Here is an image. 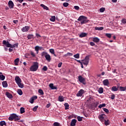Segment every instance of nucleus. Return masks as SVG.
Wrapping results in <instances>:
<instances>
[{"label": "nucleus", "instance_id": "nucleus-1", "mask_svg": "<svg viewBox=\"0 0 126 126\" xmlns=\"http://www.w3.org/2000/svg\"><path fill=\"white\" fill-rule=\"evenodd\" d=\"M2 44L5 46L7 48H17L18 47V43H16L13 45L9 43L8 41H6V40H3Z\"/></svg>", "mask_w": 126, "mask_h": 126}, {"label": "nucleus", "instance_id": "nucleus-19", "mask_svg": "<svg viewBox=\"0 0 126 126\" xmlns=\"http://www.w3.org/2000/svg\"><path fill=\"white\" fill-rule=\"evenodd\" d=\"M5 76L2 75V73L0 72V80H4Z\"/></svg>", "mask_w": 126, "mask_h": 126}, {"label": "nucleus", "instance_id": "nucleus-48", "mask_svg": "<svg viewBox=\"0 0 126 126\" xmlns=\"http://www.w3.org/2000/svg\"><path fill=\"white\" fill-rule=\"evenodd\" d=\"M77 120H78V122H81V121H82V117H81L80 116H78Z\"/></svg>", "mask_w": 126, "mask_h": 126}, {"label": "nucleus", "instance_id": "nucleus-51", "mask_svg": "<svg viewBox=\"0 0 126 126\" xmlns=\"http://www.w3.org/2000/svg\"><path fill=\"white\" fill-rule=\"evenodd\" d=\"M38 106H35L33 109H32V110H33V111H34V112H36V111H37V109H38Z\"/></svg>", "mask_w": 126, "mask_h": 126}, {"label": "nucleus", "instance_id": "nucleus-36", "mask_svg": "<svg viewBox=\"0 0 126 126\" xmlns=\"http://www.w3.org/2000/svg\"><path fill=\"white\" fill-rule=\"evenodd\" d=\"M120 91H126V86L124 87H120Z\"/></svg>", "mask_w": 126, "mask_h": 126}, {"label": "nucleus", "instance_id": "nucleus-3", "mask_svg": "<svg viewBox=\"0 0 126 126\" xmlns=\"http://www.w3.org/2000/svg\"><path fill=\"white\" fill-rule=\"evenodd\" d=\"M33 64L30 68L31 71H37L38 68H39V63L37 62H33Z\"/></svg>", "mask_w": 126, "mask_h": 126}, {"label": "nucleus", "instance_id": "nucleus-24", "mask_svg": "<svg viewBox=\"0 0 126 126\" xmlns=\"http://www.w3.org/2000/svg\"><path fill=\"white\" fill-rule=\"evenodd\" d=\"M49 87H50L51 89H52V90L57 89V87L54 86V84H50Z\"/></svg>", "mask_w": 126, "mask_h": 126}, {"label": "nucleus", "instance_id": "nucleus-63", "mask_svg": "<svg viewBox=\"0 0 126 126\" xmlns=\"http://www.w3.org/2000/svg\"><path fill=\"white\" fill-rule=\"evenodd\" d=\"M13 51V49H11V48H9V52H11Z\"/></svg>", "mask_w": 126, "mask_h": 126}, {"label": "nucleus", "instance_id": "nucleus-26", "mask_svg": "<svg viewBox=\"0 0 126 126\" xmlns=\"http://www.w3.org/2000/svg\"><path fill=\"white\" fill-rule=\"evenodd\" d=\"M64 106L65 107V110H68V109H69V105H68V103H65Z\"/></svg>", "mask_w": 126, "mask_h": 126}, {"label": "nucleus", "instance_id": "nucleus-20", "mask_svg": "<svg viewBox=\"0 0 126 126\" xmlns=\"http://www.w3.org/2000/svg\"><path fill=\"white\" fill-rule=\"evenodd\" d=\"M40 6H41V7H43L44 9H46V10H49V8L43 4H41Z\"/></svg>", "mask_w": 126, "mask_h": 126}, {"label": "nucleus", "instance_id": "nucleus-12", "mask_svg": "<svg viewBox=\"0 0 126 126\" xmlns=\"http://www.w3.org/2000/svg\"><path fill=\"white\" fill-rule=\"evenodd\" d=\"M6 96H7V97L8 98H9V99H12V98H13V96H12V94H11L8 93V92H6Z\"/></svg>", "mask_w": 126, "mask_h": 126}, {"label": "nucleus", "instance_id": "nucleus-14", "mask_svg": "<svg viewBox=\"0 0 126 126\" xmlns=\"http://www.w3.org/2000/svg\"><path fill=\"white\" fill-rule=\"evenodd\" d=\"M29 30V27L25 26L22 29L23 32H27Z\"/></svg>", "mask_w": 126, "mask_h": 126}, {"label": "nucleus", "instance_id": "nucleus-13", "mask_svg": "<svg viewBox=\"0 0 126 126\" xmlns=\"http://www.w3.org/2000/svg\"><path fill=\"white\" fill-rule=\"evenodd\" d=\"M46 61H47V62H48L49 63H50V62H51V56H50V55L47 54V55L45 56V57Z\"/></svg>", "mask_w": 126, "mask_h": 126}, {"label": "nucleus", "instance_id": "nucleus-64", "mask_svg": "<svg viewBox=\"0 0 126 126\" xmlns=\"http://www.w3.org/2000/svg\"><path fill=\"white\" fill-rule=\"evenodd\" d=\"M17 1L21 3L23 1V0H17Z\"/></svg>", "mask_w": 126, "mask_h": 126}, {"label": "nucleus", "instance_id": "nucleus-50", "mask_svg": "<svg viewBox=\"0 0 126 126\" xmlns=\"http://www.w3.org/2000/svg\"><path fill=\"white\" fill-rule=\"evenodd\" d=\"M100 12H104L105 11V8L102 7L99 9Z\"/></svg>", "mask_w": 126, "mask_h": 126}, {"label": "nucleus", "instance_id": "nucleus-56", "mask_svg": "<svg viewBox=\"0 0 126 126\" xmlns=\"http://www.w3.org/2000/svg\"><path fill=\"white\" fill-rule=\"evenodd\" d=\"M62 64H63V63L60 62L59 64H58V67H62Z\"/></svg>", "mask_w": 126, "mask_h": 126}, {"label": "nucleus", "instance_id": "nucleus-28", "mask_svg": "<svg viewBox=\"0 0 126 126\" xmlns=\"http://www.w3.org/2000/svg\"><path fill=\"white\" fill-rule=\"evenodd\" d=\"M111 90H112V91H114L115 92H116L118 91V88H117V87L113 86L111 88Z\"/></svg>", "mask_w": 126, "mask_h": 126}, {"label": "nucleus", "instance_id": "nucleus-15", "mask_svg": "<svg viewBox=\"0 0 126 126\" xmlns=\"http://www.w3.org/2000/svg\"><path fill=\"white\" fill-rule=\"evenodd\" d=\"M103 85H104L105 86H108V85H109V80L105 79L103 80Z\"/></svg>", "mask_w": 126, "mask_h": 126}, {"label": "nucleus", "instance_id": "nucleus-43", "mask_svg": "<svg viewBox=\"0 0 126 126\" xmlns=\"http://www.w3.org/2000/svg\"><path fill=\"white\" fill-rule=\"evenodd\" d=\"M104 112H105V113H106V114H109V110L107 108H102Z\"/></svg>", "mask_w": 126, "mask_h": 126}, {"label": "nucleus", "instance_id": "nucleus-41", "mask_svg": "<svg viewBox=\"0 0 126 126\" xmlns=\"http://www.w3.org/2000/svg\"><path fill=\"white\" fill-rule=\"evenodd\" d=\"M38 93H39V94H40V95H44V92L43 91V90L39 89L38 90Z\"/></svg>", "mask_w": 126, "mask_h": 126}, {"label": "nucleus", "instance_id": "nucleus-11", "mask_svg": "<svg viewBox=\"0 0 126 126\" xmlns=\"http://www.w3.org/2000/svg\"><path fill=\"white\" fill-rule=\"evenodd\" d=\"M38 98V97L36 95H34L30 99V102L31 104H33V103H34V100H36V99H37Z\"/></svg>", "mask_w": 126, "mask_h": 126}, {"label": "nucleus", "instance_id": "nucleus-10", "mask_svg": "<svg viewBox=\"0 0 126 126\" xmlns=\"http://www.w3.org/2000/svg\"><path fill=\"white\" fill-rule=\"evenodd\" d=\"M8 5L9 8H13L14 6V4L13 3V2H12V1L9 0L8 3Z\"/></svg>", "mask_w": 126, "mask_h": 126}, {"label": "nucleus", "instance_id": "nucleus-60", "mask_svg": "<svg viewBox=\"0 0 126 126\" xmlns=\"http://www.w3.org/2000/svg\"><path fill=\"white\" fill-rule=\"evenodd\" d=\"M18 22V20H14V21H13V23H14L15 24H17Z\"/></svg>", "mask_w": 126, "mask_h": 126}, {"label": "nucleus", "instance_id": "nucleus-58", "mask_svg": "<svg viewBox=\"0 0 126 126\" xmlns=\"http://www.w3.org/2000/svg\"><path fill=\"white\" fill-rule=\"evenodd\" d=\"M75 61H76L78 63H80L81 64H82V63H83V62H81V61H80V60H77L75 59Z\"/></svg>", "mask_w": 126, "mask_h": 126}, {"label": "nucleus", "instance_id": "nucleus-25", "mask_svg": "<svg viewBox=\"0 0 126 126\" xmlns=\"http://www.w3.org/2000/svg\"><path fill=\"white\" fill-rule=\"evenodd\" d=\"M15 65H18L19 63V58H17L14 60Z\"/></svg>", "mask_w": 126, "mask_h": 126}, {"label": "nucleus", "instance_id": "nucleus-7", "mask_svg": "<svg viewBox=\"0 0 126 126\" xmlns=\"http://www.w3.org/2000/svg\"><path fill=\"white\" fill-rule=\"evenodd\" d=\"M89 56H87L85 58V60H82L83 64L85 65H88V64L89 63Z\"/></svg>", "mask_w": 126, "mask_h": 126}, {"label": "nucleus", "instance_id": "nucleus-53", "mask_svg": "<svg viewBox=\"0 0 126 126\" xmlns=\"http://www.w3.org/2000/svg\"><path fill=\"white\" fill-rule=\"evenodd\" d=\"M98 105H99V102L98 101H96L94 103V106L95 107H97V106H98Z\"/></svg>", "mask_w": 126, "mask_h": 126}, {"label": "nucleus", "instance_id": "nucleus-47", "mask_svg": "<svg viewBox=\"0 0 126 126\" xmlns=\"http://www.w3.org/2000/svg\"><path fill=\"white\" fill-rule=\"evenodd\" d=\"M105 35L106 37H108V38H111L112 37V34L111 33H106Z\"/></svg>", "mask_w": 126, "mask_h": 126}, {"label": "nucleus", "instance_id": "nucleus-49", "mask_svg": "<svg viewBox=\"0 0 126 126\" xmlns=\"http://www.w3.org/2000/svg\"><path fill=\"white\" fill-rule=\"evenodd\" d=\"M31 55L33 58H34V57H36V55L35 54V53L34 52H33V51H31Z\"/></svg>", "mask_w": 126, "mask_h": 126}, {"label": "nucleus", "instance_id": "nucleus-21", "mask_svg": "<svg viewBox=\"0 0 126 126\" xmlns=\"http://www.w3.org/2000/svg\"><path fill=\"white\" fill-rule=\"evenodd\" d=\"M98 92V93H100V94H102V93L104 92V89H103V88L102 87H100L99 88Z\"/></svg>", "mask_w": 126, "mask_h": 126}, {"label": "nucleus", "instance_id": "nucleus-27", "mask_svg": "<svg viewBox=\"0 0 126 126\" xmlns=\"http://www.w3.org/2000/svg\"><path fill=\"white\" fill-rule=\"evenodd\" d=\"M49 52H50V53H51V54L54 55V56H55V57H57V55H56V54H55V50H54V49H50Z\"/></svg>", "mask_w": 126, "mask_h": 126}, {"label": "nucleus", "instance_id": "nucleus-52", "mask_svg": "<svg viewBox=\"0 0 126 126\" xmlns=\"http://www.w3.org/2000/svg\"><path fill=\"white\" fill-rule=\"evenodd\" d=\"M115 97H116V96L115 95V94H112L111 95V96L110 97V98H111V99L112 100H114V99H115Z\"/></svg>", "mask_w": 126, "mask_h": 126}, {"label": "nucleus", "instance_id": "nucleus-59", "mask_svg": "<svg viewBox=\"0 0 126 126\" xmlns=\"http://www.w3.org/2000/svg\"><path fill=\"white\" fill-rule=\"evenodd\" d=\"M112 72L113 73H117V69H115L113 70Z\"/></svg>", "mask_w": 126, "mask_h": 126}, {"label": "nucleus", "instance_id": "nucleus-39", "mask_svg": "<svg viewBox=\"0 0 126 126\" xmlns=\"http://www.w3.org/2000/svg\"><path fill=\"white\" fill-rule=\"evenodd\" d=\"M72 55H73L72 53L68 52L67 54H66L64 55V57H68V56H72Z\"/></svg>", "mask_w": 126, "mask_h": 126}, {"label": "nucleus", "instance_id": "nucleus-61", "mask_svg": "<svg viewBox=\"0 0 126 126\" xmlns=\"http://www.w3.org/2000/svg\"><path fill=\"white\" fill-rule=\"evenodd\" d=\"M36 36L37 38H39V37H41V35L39 34V33H36Z\"/></svg>", "mask_w": 126, "mask_h": 126}, {"label": "nucleus", "instance_id": "nucleus-18", "mask_svg": "<svg viewBox=\"0 0 126 126\" xmlns=\"http://www.w3.org/2000/svg\"><path fill=\"white\" fill-rule=\"evenodd\" d=\"M58 99L60 102H63V101H64V97L63 96H59Z\"/></svg>", "mask_w": 126, "mask_h": 126}, {"label": "nucleus", "instance_id": "nucleus-55", "mask_svg": "<svg viewBox=\"0 0 126 126\" xmlns=\"http://www.w3.org/2000/svg\"><path fill=\"white\" fill-rule=\"evenodd\" d=\"M74 8H75V9H76V10H79V6H74Z\"/></svg>", "mask_w": 126, "mask_h": 126}, {"label": "nucleus", "instance_id": "nucleus-54", "mask_svg": "<svg viewBox=\"0 0 126 126\" xmlns=\"http://www.w3.org/2000/svg\"><path fill=\"white\" fill-rule=\"evenodd\" d=\"M122 23H123V24H126V19H123L122 20Z\"/></svg>", "mask_w": 126, "mask_h": 126}, {"label": "nucleus", "instance_id": "nucleus-16", "mask_svg": "<svg viewBox=\"0 0 126 126\" xmlns=\"http://www.w3.org/2000/svg\"><path fill=\"white\" fill-rule=\"evenodd\" d=\"M93 41L94 43H99L100 42V39L98 37H93Z\"/></svg>", "mask_w": 126, "mask_h": 126}, {"label": "nucleus", "instance_id": "nucleus-40", "mask_svg": "<svg viewBox=\"0 0 126 126\" xmlns=\"http://www.w3.org/2000/svg\"><path fill=\"white\" fill-rule=\"evenodd\" d=\"M48 55V53L46 52H43L42 53H41V56L42 57H46V56H47Z\"/></svg>", "mask_w": 126, "mask_h": 126}, {"label": "nucleus", "instance_id": "nucleus-4", "mask_svg": "<svg viewBox=\"0 0 126 126\" xmlns=\"http://www.w3.org/2000/svg\"><path fill=\"white\" fill-rule=\"evenodd\" d=\"M15 81L20 88H23V87H24V85L21 83V79H20L19 76H16L15 78Z\"/></svg>", "mask_w": 126, "mask_h": 126}, {"label": "nucleus", "instance_id": "nucleus-30", "mask_svg": "<svg viewBox=\"0 0 126 126\" xmlns=\"http://www.w3.org/2000/svg\"><path fill=\"white\" fill-rule=\"evenodd\" d=\"M0 126H6V123L4 121L0 122Z\"/></svg>", "mask_w": 126, "mask_h": 126}, {"label": "nucleus", "instance_id": "nucleus-33", "mask_svg": "<svg viewBox=\"0 0 126 126\" xmlns=\"http://www.w3.org/2000/svg\"><path fill=\"white\" fill-rule=\"evenodd\" d=\"M2 86L3 87H7V83L6 82V81L2 82Z\"/></svg>", "mask_w": 126, "mask_h": 126}, {"label": "nucleus", "instance_id": "nucleus-44", "mask_svg": "<svg viewBox=\"0 0 126 126\" xmlns=\"http://www.w3.org/2000/svg\"><path fill=\"white\" fill-rule=\"evenodd\" d=\"M53 126H61V125L58 122H55L53 124Z\"/></svg>", "mask_w": 126, "mask_h": 126}, {"label": "nucleus", "instance_id": "nucleus-29", "mask_svg": "<svg viewBox=\"0 0 126 126\" xmlns=\"http://www.w3.org/2000/svg\"><path fill=\"white\" fill-rule=\"evenodd\" d=\"M21 114H23L25 113V108L24 107H21L20 109Z\"/></svg>", "mask_w": 126, "mask_h": 126}, {"label": "nucleus", "instance_id": "nucleus-8", "mask_svg": "<svg viewBox=\"0 0 126 126\" xmlns=\"http://www.w3.org/2000/svg\"><path fill=\"white\" fill-rule=\"evenodd\" d=\"M106 116L105 114H101L98 116V119L102 123H104V121L106 120Z\"/></svg>", "mask_w": 126, "mask_h": 126}, {"label": "nucleus", "instance_id": "nucleus-57", "mask_svg": "<svg viewBox=\"0 0 126 126\" xmlns=\"http://www.w3.org/2000/svg\"><path fill=\"white\" fill-rule=\"evenodd\" d=\"M90 44L91 45V46H95V43L94 42H91L90 43Z\"/></svg>", "mask_w": 126, "mask_h": 126}, {"label": "nucleus", "instance_id": "nucleus-31", "mask_svg": "<svg viewBox=\"0 0 126 126\" xmlns=\"http://www.w3.org/2000/svg\"><path fill=\"white\" fill-rule=\"evenodd\" d=\"M39 49H40V47L38 46H36L35 47V51L36 52V54H38L39 53Z\"/></svg>", "mask_w": 126, "mask_h": 126}, {"label": "nucleus", "instance_id": "nucleus-45", "mask_svg": "<svg viewBox=\"0 0 126 126\" xmlns=\"http://www.w3.org/2000/svg\"><path fill=\"white\" fill-rule=\"evenodd\" d=\"M42 70H43L44 71H47V70H48V67H47V66H44L42 68Z\"/></svg>", "mask_w": 126, "mask_h": 126}, {"label": "nucleus", "instance_id": "nucleus-42", "mask_svg": "<svg viewBox=\"0 0 126 126\" xmlns=\"http://www.w3.org/2000/svg\"><path fill=\"white\" fill-rule=\"evenodd\" d=\"M74 58H75V59H79L80 58V56H79V54H75L73 56Z\"/></svg>", "mask_w": 126, "mask_h": 126}, {"label": "nucleus", "instance_id": "nucleus-9", "mask_svg": "<svg viewBox=\"0 0 126 126\" xmlns=\"http://www.w3.org/2000/svg\"><path fill=\"white\" fill-rule=\"evenodd\" d=\"M84 93V90L81 89L76 94L77 97H81L83 94Z\"/></svg>", "mask_w": 126, "mask_h": 126}, {"label": "nucleus", "instance_id": "nucleus-22", "mask_svg": "<svg viewBox=\"0 0 126 126\" xmlns=\"http://www.w3.org/2000/svg\"><path fill=\"white\" fill-rule=\"evenodd\" d=\"M87 35V33L85 32H83L79 35V37H80V38H83V37H86Z\"/></svg>", "mask_w": 126, "mask_h": 126}, {"label": "nucleus", "instance_id": "nucleus-62", "mask_svg": "<svg viewBox=\"0 0 126 126\" xmlns=\"http://www.w3.org/2000/svg\"><path fill=\"white\" fill-rule=\"evenodd\" d=\"M51 106V104H48L47 105H46V108H50Z\"/></svg>", "mask_w": 126, "mask_h": 126}, {"label": "nucleus", "instance_id": "nucleus-34", "mask_svg": "<svg viewBox=\"0 0 126 126\" xmlns=\"http://www.w3.org/2000/svg\"><path fill=\"white\" fill-rule=\"evenodd\" d=\"M18 94H19V95H22V94H23V92H22V90H20V89H18L17 91Z\"/></svg>", "mask_w": 126, "mask_h": 126}, {"label": "nucleus", "instance_id": "nucleus-17", "mask_svg": "<svg viewBox=\"0 0 126 126\" xmlns=\"http://www.w3.org/2000/svg\"><path fill=\"white\" fill-rule=\"evenodd\" d=\"M76 122H77V121L75 119L72 120V121L71 122L70 126H75V125H76Z\"/></svg>", "mask_w": 126, "mask_h": 126}, {"label": "nucleus", "instance_id": "nucleus-35", "mask_svg": "<svg viewBox=\"0 0 126 126\" xmlns=\"http://www.w3.org/2000/svg\"><path fill=\"white\" fill-rule=\"evenodd\" d=\"M34 35L33 34H29L28 35V39L29 40H31V39H32V38H33Z\"/></svg>", "mask_w": 126, "mask_h": 126}, {"label": "nucleus", "instance_id": "nucleus-5", "mask_svg": "<svg viewBox=\"0 0 126 126\" xmlns=\"http://www.w3.org/2000/svg\"><path fill=\"white\" fill-rule=\"evenodd\" d=\"M78 21H80L81 24L82 25L88 22V21L87 20V17L84 16H80L78 19Z\"/></svg>", "mask_w": 126, "mask_h": 126}, {"label": "nucleus", "instance_id": "nucleus-46", "mask_svg": "<svg viewBox=\"0 0 126 126\" xmlns=\"http://www.w3.org/2000/svg\"><path fill=\"white\" fill-rule=\"evenodd\" d=\"M69 5V4L67 2H64L63 3V6H64V7H67V6Z\"/></svg>", "mask_w": 126, "mask_h": 126}, {"label": "nucleus", "instance_id": "nucleus-37", "mask_svg": "<svg viewBox=\"0 0 126 126\" xmlns=\"http://www.w3.org/2000/svg\"><path fill=\"white\" fill-rule=\"evenodd\" d=\"M104 124L106 126H109V125H110V121H109V120L106 121V120L104 121Z\"/></svg>", "mask_w": 126, "mask_h": 126}, {"label": "nucleus", "instance_id": "nucleus-32", "mask_svg": "<svg viewBox=\"0 0 126 126\" xmlns=\"http://www.w3.org/2000/svg\"><path fill=\"white\" fill-rule=\"evenodd\" d=\"M50 21H52V22H54V21H56V16H52L51 17V18L50 19Z\"/></svg>", "mask_w": 126, "mask_h": 126}, {"label": "nucleus", "instance_id": "nucleus-6", "mask_svg": "<svg viewBox=\"0 0 126 126\" xmlns=\"http://www.w3.org/2000/svg\"><path fill=\"white\" fill-rule=\"evenodd\" d=\"M78 80L80 83H82L84 85H86V79L82 77V76L80 75L78 77Z\"/></svg>", "mask_w": 126, "mask_h": 126}, {"label": "nucleus", "instance_id": "nucleus-38", "mask_svg": "<svg viewBox=\"0 0 126 126\" xmlns=\"http://www.w3.org/2000/svg\"><path fill=\"white\" fill-rule=\"evenodd\" d=\"M103 107H106V104L105 103H103L102 104H100L98 106V108H99V109H101V108H103Z\"/></svg>", "mask_w": 126, "mask_h": 126}, {"label": "nucleus", "instance_id": "nucleus-2", "mask_svg": "<svg viewBox=\"0 0 126 126\" xmlns=\"http://www.w3.org/2000/svg\"><path fill=\"white\" fill-rule=\"evenodd\" d=\"M8 120L9 121H11V122H12L13 120H14L15 122H18L20 120V117H18L17 115L13 113L9 117Z\"/></svg>", "mask_w": 126, "mask_h": 126}, {"label": "nucleus", "instance_id": "nucleus-23", "mask_svg": "<svg viewBox=\"0 0 126 126\" xmlns=\"http://www.w3.org/2000/svg\"><path fill=\"white\" fill-rule=\"evenodd\" d=\"M104 29L103 27H95V30H97L98 31H101L102 30H103Z\"/></svg>", "mask_w": 126, "mask_h": 126}]
</instances>
